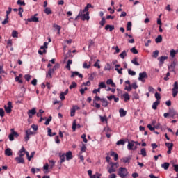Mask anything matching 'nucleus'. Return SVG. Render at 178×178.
I'll list each match as a JSON object with an SVG mask.
<instances>
[{"instance_id":"cd10ccee","label":"nucleus","mask_w":178,"mask_h":178,"mask_svg":"<svg viewBox=\"0 0 178 178\" xmlns=\"http://www.w3.org/2000/svg\"><path fill=\"white\" fill-rule=\"evenodd\" d=\"M5 154L7 156H12V149L8 148L5 150Z\"/></svg>"},{"instance_id":"58836bf2","label":"nucleus","mask_w":178,"mask_h":178,"mask_svg":"<svg viewBox=\"0 0 178 178\" xmlns=\"http://www.w3.org/2000/svg\"><path fill=\"white\" fill-rule=\"evenodd\" d=\"M99 88L101 90V88H106V85L105 84V82H100L99 84Z\"/></svg>"},{"instance_id":"3c124183","label":"nucleus","mask_w":178,"mask_h":178,"mask_svg":"<svg viewBox=\"0 0 178 178\" xmlns=\"http://www.w3.org/2000/svg\"><path fill=\"white\" fill-rule=\"evenodd\" d=\"M7 23H9V17L6 16L5 19L2 22V24L5 25L7 24Z\"/></svg>"},{"instance_id":"9b49d317","label":"nucleus","mask_w":178,"mask_h":178,"mask_svg":"<svg viewBox=\"0 0 178 178\" xmlns=\"http://www.w3.org/2000/svg\"><path fill=\"white\" fill-rule=\"evenodd\" d=\"M26 22H29L30 23H31V22H34L35 23H38V22H40V19L35 16H31V18H28L26 19Z\"/></svg>"},{"instance_id":"aec40b11","label":"nucleus","mask_w":178,"mask_h":178,"mask_svg":"<svg viewBox=\"0 0 178 178\" xmlns=\"http://www.w3.org/2000/svg\"><path fill=\"white\" fill-rule=\"evenodd\" d=\"M101 102H102V106H104V108H106V106H108L109 102H108V100H106V99H101Z\"/></svg>"},{"instance_id":"4c0bfd02","label":"nucleus","mask_w":178,"mask_h":178,"mask_svg":"<svg viewBox=\"0 0 178 178\" xmlns=\"http://www.w3.org/2000/svg\"><path fill=\"white\" fill-rule=\"evenodd\" d=\"M131 22H128L127 24V31H130L131 30Z\"/></svg>"},{"instance_id":"f257e3e1","label":"nucleus","mask_w":178,"mask_h":178,"mask_svg":"<svg viewBox=\"0 0 178 178\" xmlns=\"http://www.w3.org/2000/svg\"><path fill=\"white\" fill-rule=\"evenodd\" d=\"M90 8L94 9V6L90 3L87 4V6L84 8L83 10H81L79 11V13L75 18V20H79V17H80V19L83 22L85 20H90V13L88 12V9H90Z\"/></svg>"},{"instance_id":"6e6d98bb","label":"nucleus","mask_w":178,"mask_h":178,"mask_svg":"<svg viewBox=\"0 0 178 178\" xmlns=\"http://www.w3.org/2000/svg\"><path fill=\"white\" fill-rule=\"evenodd\" d=\"M90 65L87 64L86 62H84L83 64V69H90Z\"/></svg>"},{"instance_id":"6e6552de","label":"nucleus","mask_w":178,"mask_h":178,"mask_svg":"<svg viewBox=\"0 0 178 178\" xmlns=\"http://www.w3.org/2000/svg\"><path fill=\"white\" fill-rule=\"evenodd\" d=\"M80 110V107L77 106H73L72 108H71L70 111V116L73 117L74 115H76V111Z\"/></svg>"},{"instance_id":"49530a36","label":"nucleus","mask_w":178,"mask_h":178,"mask_svg":"<svg viewBox=\"0 0 178 178\" xmlns=\"http://www.w3.org/2000/svg\"><path fill=\"white\" fill-rule=\"evenodd\" d=\"M158 55H159V51L156 50L153 52L152 57L153 58H158Z\"/></svg>"},{"instance_id":"39448f33","label":"nucleus","mask_w":178,"mask_h":178,"mask_svg":"<svg viewBox=\"0 0 178 178\" xmlns=\"http://www.w3.org/2000/svg\"><path fill=\"white\" fill-rule=\"evenodd\" d=\"M8 106H4V109L6 111V113H12V108H13V106H12V102H8L7 104Z\"/></svg>"},{"instance_id":"ea45409f","label":"nucleus","mask_w":178,"mask_h":178,"mask_svg":"<svg viewBox=\"0 0 178 178\" xmlns=\"http://www.w3.org/2000/svg\"><path fill=\"white\" fill-rule=\"evenodd\" d=\"M165 145L167 147L168 149H169V148L173 149V143H165Z\"/></svg>"},{"instance_id":"c03bdc74","label":"nucleus","mask_w":178,"mask_h":178,"mask_svg":"<svg viewBox=\"0 0 178 178\" xmlns=\"http://www.w3.org/2000/svg\"><path fill=\"white\" fill-rule=\"evenodd\" d=\"M102 175L99 173H96L90 177V178H101Z\"/></svg>"},{"instance_id":"bb28decb","label":"nucleus","mask_w":178,"mask_h":178,"mask_svg":"<svg viewBox=\"0 0 178 178\" xmlns=\"http://www.w3.org/2000/svg\"><path fill=\"white\" fill-rule=\"evenodd\" d=\"M44 12L46 15H52V10H51V8L49 7H47Z\"/></svg>"},{"instance_id":"09e8293b","label":"nucleus","mask_w":178,"mask_h":178,"mask_svg":"<svg viewBox=\"0 0 178 178\" xmlns=\"http://www.w3.org/2000/svg\"><path fill=\"white\" fill-rule=\"evenodd\" d=\"M170 56L171 58H175V56H176V51H175V49L170 50Z\"/></svg>"},{"instance_id":"37998d69","label":"nucleus","mask_w":178,"mask_h":178,"mask_svg":"<svg viewBox=\"0 0 178 178\" xmlns=\"http://www.w3.org/2000/svg\"><path fill=\"white\" fill-rule=\"evenodd\" d=\"M51 121H52V116H49V117L48 118V119L46 120L44 124H45L46 126H48V124H49V122H51Z\"/></svg>"},{"instance_id":"0e129e2a","label":"nucleus","mask_w":178,"mask_h":178,"mask_svg":"<svg viewBox=\"0 0 178 178\" xmlns=\"http://www.w3.org/2000/svg\"><path fill=\"white\" fill-rule=\"evenodd\" d=\"M115 70H116V72H118L119 74H123V72H122L123 70V68H115Z\"/></svg>"},{"instance_id":"dca6fc26","label":"nucleus","mask_w":178,"mask_h":178,"mask_svg":"<svg viewBox=\"0 0 178 178\" xmlns=\"http://www.w3.org/2000/svg\"><path fill=\"white\" fill-rule=\"evenodd\" d=\"M65 155L66 156L67 161H70V159H73V154L72 153L71 151H69Z\"/></svg>"},{"instance_id":"20e7f679","label":"nucleus","mask_w":178,"mask_h":178,"mask_svg":"<svg viewBox=\"0 0 178 178\" xmlns=\"http://www.w3.org/2000/svg\"><path fill=\"white\" fill-rule=\"evenodd\" d=\"M178 94V83L177 81H175L173 85L172 88V97L175 98V97L177 96Z\"/></svg>"},{"instance_id":"7c9ffc66","label":"nucleus","mask_w":178,"mask_h":178,"mask_svg":"<svg viewBox=\"0 0 178 178\" xmlns=\"http://www.w3.org/2000/svg\"><path fill=\"white\" fill-rule=\"evenodd\" d=\"M126 141L124 139H121L116 143V145H124Z\"/></svg>"},{"instance_id":"680f3d73","label":"nucleus","mask_w":178,"mask_h":178,"mask_svg":"<svg viewBox=\"0 0 178 178\" xmlns=\"http://www.w3.org/2000/svg\"><path fill=\"white\" fill-rule=\"evenodd\" d=\"M11 134L14 136V137H19V134L17 132L15 131L13 129H11Z\"/></svg>"},{"instance_id":"f704fd0d","label":"nucleus","mask_w":178,"mask_h":178,"mask_svg":"<svg viewBox=\"0 0 178 178\" xmlns=\"http://www.w3.org/2000/svg\"><path fill=\"white\" fill-rule=\"evenodd\" d=\"M127 56V53H126V51H124L121 54H120V57L122 59H124Z\"/></svg>"},{"instance_id":"72a5a7b5","label":"nucleus","mask_w":178,"mask_h":178,"mask_svg":"<svg viewBox=\"0 0 178 178\" xmlns=\"http://www.w3.org/2000/svg\"><path fill=\"white\" fill-rule=\"evenodd\" d=\"M155 41L156 44H159L160 42H162V35H159L157 36V38L155 39Z\"/></svg>"},{"instance_id":"c9c22d12","label":"nucleus","mask_w":178,"mask_h":178,"mask_svg":"<svg viewBox=\"0 0 178 178\" xmlns=\"http://www.w3.org/2000/svg\"><path fill=\"white\" fill-rule=\"evenodd\" d=\"M140 96L138 95V93L137 92H133V99H139Z\"/></svg>"},{"instance_id":"69168bd1","label":"nucleus","mask_w":178,"mask_h":178,"mask_svg":"<svg viewBox=\"0 0 178 178\" xmlns=\"http://www.w3.org/2000/svg\"><path fill=\"white\" fill-rule=\"evenodd\" d=\"M100 120L101 122H108V119H106V116H100Z\"/></svg>"},{"instance_id":"774afa93","label":"nucleus","mask_w":178,"mask_h":178,"mask_svg":"<svg viewBox=\"0 0 178 178\" xmlns=\"http://www.w3.org/2000/svg\"><path fill=\"white\" fill-rule=\"evenodd\" d=\"M105 23H106V21H105V17H103L100 22V24L101 26H104L105 25Z\"/></svg>"},{"instance_id":"a18cd8bd","label":"nucleus","mask_w":178,"mask_h":178,"mask_svg":"<svg viewBox=\"0 0 178 178\" xmlns=\"http://www.w3.org/2000/svg\"><path fill=\"white\" fill-rule=\"evenodd\" d=\"M154 95H155V98H156V101L161 100V94H159V93H158V92H156Z\"/></svg>"},{"instance_id":"473e14b6","label":"nucleus","mask_w":178,"mask_h":178,"mask_svg":"<svg viewBox=\"0 0 178 178\" xmlns=\"http://www.w3.org/2000/svg\"><path fill=\"white\" fill-rule=\"evenodd\" d=\"M140 155H142V156H147V150L145 148L141 149Z\"/></svg>"},{"instance_id":"6ab92c4d","label":"nucleus","mask_w":178,"mask_h":178,"mask_svg":"<svg viewBox=\"0 0 178 178\" xmlns=\"http://www.w3.org/2000/svg\"><path fill=\"white\" fill-rule=\"evenodd\" d=\"M105 30L106 31L109 30V31H113V30H115V26L107 24L105 26Z\"/></svg>"},{"instance_id":"2eb2a0df","label":"nucleus","mask_w":178,"mask_h":178,"mask_svg":"<svg viewBox=\"0 0 178 178\" xmlns=\"http://www.w3.org/2000/svg\"><path fill=\"white\" fill-rule=\"evenodd\" d=\"M15 161H16L17 163H22L23 165L25 163L24 158L23 157L17 156L15 158Z\"/></svg>"},{"instance_id":"c756f323","label":"nucleus","mask_w":178,"mask_h":178,"mask_svg":"<svg viewBox=\"0 0 178 178\" xmlns=\"http://www.w3.org/2000/svg\"><path fill=\"white\" fill-rule=\"evenodd\" d=\"M169 111H170V113H169L170 116L171 118H174V116H175L176 115V111H175V110L172 108H170Z\"/></svg>"},{"instance_id":"79ce46f5","label":"nucleus","mask_w":178,"mask_h":178,"mask_svg":"<svg viewBox=\"0 0 178 178\" xmlns=\"http://www.w3.org/2000/svg\"><path fill=\"white\" fill-rule=\"evenodd\" d=\"M12 37H13L14 38H17V37H19V33H17V31H13Z\"/></svg>"},{"instance_id":"13d9d810","label":"nucleus","mask_w":178,"mask_h":178,"mask_svg":"<svg viewBox=\"0 0 178 178\" xmlns=\"http://www.w3.org/2000/svg\"><path fill=\"white\" fill-rule=\"evenodd\" d=\"M76 127H77V124H76V120H74L73 122V124H72V129L73 131H76Z\"/></svg>"},{"instance_id":"e433bc0d","label":"nucleus","mask_w":178,"mask_h":178,"mask_svg":"<svg viewBox=\"0 0 178 178\" xmlns=\"http://www.w3.org/2000/svg\"><path fill=\"white\" fill-rule=\"evenodd\" d=\"M77 87V83L74 81L72 82V84L70 86V90H72V88H76Z\"/></svg>"},{"instance_id":"7ed1b4c3","label":"nucleus","mask_w":178,"mask_h":178,"mask_svg":"<svg viewBox=\"0 0 178 178\" xmlns=\"http://www.w3.org/2000/svg\"><path fill=\"white\" fill-rule=\"evenodd\" d=\"M148 79V75H147V72H143L139 73V77L138 80H139V81H142V83H145V79Z\"/></svg>"},{"instance_id":"4468645a","label":"nucleus","mask_w":178,"mask_h":178,"mask_svg":"<svg viewBox=\"0 0 178 178\" xmlns=\"http://www.w3.org/2000/svg\"><path fill=\"white\" fill-rule=\"evenodd\" d=\"M71 73H72L71 74L72 78L76 77V76H78V77H79L80 79H83V74L79 73V72L77 71H75V72L72 71Z\"/></svg>"},{"instance_id":"1a4fd4ad","label":"nucleus","mask_w":178,"mask_h":178,"mask_svg":"<svg viewBox=\"0 0 178 178\" xmlns=\"http://www.w3.org/2000/svg\"><path fill=\"white\" fill-rule=\"evenodd\" d=\"M134 141L128 143L127 149H129V151H136V149H137V147L133 148L134 147Z\"/></svg>"},{"instance_id":"a19ab883","label":"nucleus","mask_w":178,"mask_h":178,"mask_svg":"<svg viewBox=\"0 0 178 178\" xmlns=\"http://www.w3.org/2000/svg\"><path fill=\"white\" fill-rule=\"evenodd\" d=\"M131 63H133L134 65H135V66H140V63H138V62H137V58H134L131 60Z\"/></svg>"},{"instance_id":"5701e85b","label":"nucleus","mask_w":178,"mask_h":178,"mask_svg":"<svg viewBox=\"0 0 178 178\" xmlns=\"http://www.w3.org/2000/svg\"><path fill=\"white\" fill-rule=\"evenodd\" d=\"M106 84H108V86H111V87L116 88V84H115L112 79H108L106 81Z\"/></svg>"},{"instance_id":"bf43d9fd","label":"nucleus","mask_w":178,"mask_h":178,"mask_svg":"<svg viewBox=\"0 0 178 178\" xmlns=\"http://www.w3.org/2000/svg\"><path fill=\"white\" fill-rule=\"evenodd\" d=\"M147 128L149 129V130H150V131H155V127H152V125L151 124H147Z\"/></svg>"},{"instance_id":"a878e982","label":"nucleus","mask_w":178,"mask_h":178,"mask_svg":"<svg viewBox=\"0 0 178 178\" xmlns=\"http://www.w3.org/2000/svg\"><path fill=\"white\" fill-rule=\"evenodd\" d=\"M65 153H59L60 163H63V162H65Z\"/></svg>"},{"instance_id":"ddd939ff","label":"nucleus","mask_w":178,"mask_h":178,"mask_svg":"<svg viewBox=\"0 0 178 178\" xmlns=\"http://www.w3.org/2000/svg\"><path fill=\"white\" fill-rule=\"evenodd\" d=\"M130 161H131V156H128L127 157L121 159V162H123V163H130Z\"/></svg>"},{"instance_id":"c85d7f7f","label":"nucleus","mask_w":178,"mask_h":178,"mask_svg":"<svg viewBox=\"0 0 178 178\" xmlns=\"http://www.w3.org/2000/svg\"><path fill=\"white\" fill-rule=\"evenodd\" d=\"M170 165V164H169V163H164L161 164V168L165 169V170H168V169H169Z\"/></svg>"},{"instance_id":"412c9836","label":"nucleus","mask_w":178,"mask_h":178,"mask_svg":"<svg viewBox=\"0 0 178 178\" xmlns=\"http://www.w3.org/2000/svg\"><path fill=\"white\" fill-rule=\"evenodd\" d=\"M116 163H112L110 168L108 170V173H115L116 170L114 169V166Z\"/></svg>"},{"instance_id":"2f4dec72","label":"nucleus","mask_w":178,"mask_h":178,"mask_svg":"<svg viewBox=\"0 0 178 178\" xmlns=\"http://www.w3.org/2000/svg\"><path fill=\"white\" fill-rule=\"evenodd\" d=\"M54 72L55 71L52 68H50L47 72V77L49 76L50 79H52V73H54Z\"/></svg>"},{"instance_id":"864d4df0","label":"nucleus","mask_w":178,"mask_h":178,"mask_svg":"<svg viewBox=\"0 0 178 178\" xmlns=\"http://www.w3.org/2000/svg\"><path fill=\"white\" fill-rule=\"evenodd\" d=\"M24 79L26 81H30V80H31V76L30 74H26Z\"/></svg>"},{"instance_id":"4be33fe9","label":"nucleus","mask_w":178,"mask_h":178,"mask_svg":"<svg viewBox=\"0 0 178 178\" xmlns=\"http://www.w3.org/2000/svg\"><path fill=\"white\" fill-rule=\"evenodd\" d=\"M119 112H120V118L124 117L127 115V112L126 111H124V109H123V108H120L119 110Z\"/></svg>"},{"instance_id":"f3484780","label":"nucleus","mask_w":178,"mask_h":178,"mask_svg":"<svg viewBox=\"0 0 178 178\" xmlns=\"http://www.w3.org/2000/svg\"><path fill=\"white\" fill-rule=\"evenodd\" d=\"M24 152H25V148L24 147H22L18 152V155H19L18 157L23 158L24 156Z\"/></svg>"},{"instance_id":"393cba45","label":"nucleus","mask_w":178,"mask_h":178,"mask_svg":"<svg viewBox=\"0 0 178 178\" xmlns=\"http://www.w3.org/2000/svg\"><path fill=\"white\" fill-rule=\"evenodd\" d=\"M122 97L124 99V102H127V101H130V95H129V93H124Z\"/></svg>"},{"instance_id":"f8f14e48","label":"nucleus","mask_w":178,"mask_h":178,"mask_svg":"<svg viewBox=\"0 0 178 178\" xmlns=\"http://www.w3.org/2000/svg\"><path fill=\"white\" fill-rule=\"evenodd\" d=\"M36 113H37V111H35V108L29 110L28 111L29 118L31 119V118H33V115H35Z\"/></svg>"},{"instance_id":"0eeeda50","label":"nucleus","mask_w":178,"mask_h":178,"mask_svg":"<svg viewBox=\"0 0 178 178\" xmlns=\"http://www.w3.org/2000/svg\"><path fill=\"white\" fill-rule=\"evenodd\" d=\"M168 58L167 56H161L158 58V60H159V65L162 66L165 63V60H166Z\"/></svg>"},{"instance_id":"9d476101","label":"nucleus","mask_w":178,"mask_h":178,"mask_svg":"<svg viewBox=\"0 0 178 178\" xmlns=\"http://www.w3.org/2000/svg\"><path fill=\"white\" fill-rule=\"evenodd\" d=\"M176 65H177V60L172 61L171 65L168 66V69H169L170 72H175Z\"/></svg>"},{"instance_id":"052dcab7","label":"nucleus","mask_w":178,"mask_h":178,"mask_svg":"<svg viewBox=\"0 0 178 178\" xmlns=\"http://www.w3.org/2000/svg\"><path fill=\"white\" fill-rule=\"evenodd\" d=\"M17 4L20 5L21 6H26V3H24V1H20V0L17 1Z\"/></svg>"},{"instance_id":"e2e57ef3","label":"nucleus","mask_w":178,"mask_h":178,"mask_svg":"<svg viewBox=\"0 0 178 178\" xmlns=\"http://www.w3.org/2000/svg\"><path fill=\"white\" fill-rule=\"evenodd\" d=\"M86 149H87V147H86V145L83 144L81 149V154L82 152H86Z\"/></svg>"},{"instance_id":"4d7b16f0","label":"nucleus","mask_w":178,"mask_h":178,"mask_svg":"<svg viewBox=\"0 0 178 178\" xmlns=\"http://www.w3.org/2000/svg\"><path fill=\"white\" fill-rule=\"evenodd\" d=\"M0 116L1 118H3V116H5V111L3 108H0Z\"/></svg>"},{"instance_id":"de8ad7c7","label":"nucleus","mask_w":178,"mask_h":178,"mask_svg":"<svg viewBox=\"0 0 178 178\" xmlns=\"http://www.w3.org/2000/svg\"><path fill=\"white\" fill-rule=\"evenodd\" d=\"M112 49H115V52L114 54H119L120 52V49H119V47H118V46H116L115 47H113Z\"/></svg>"},{"instance_id":"a211bd4d","label":"nucleus","mask_w":178,"mask_h":178,"mask_svg":"<svg viewBox=\"0 0 178 178\" xmlns=\"http://www.w3.org/2000/svg\"><path fill=\"white\" fill-rule=\"evenodd\" d=\"M159 104H161V101L156 100V102H154L152 106V109L156 111V109H158V105H159Z\"/></svg>"},{"instance_id":"b1692460","label":"nucleus","mask_w":178,"mask_h":178,"mask_svg":"<svg viewBox=\"0 0 178 178\" xmlns=\"http://www.w3.org/2000/svg\"><path fill=\"white\" fill-rule=\"evenodd\" d=\"M110 155L111 156H114V161H118V159H119L118 153H115V152H111Z\"/></svg>"},{"instance_id":"f03ea898","label":"nucleus","mask_w":178,"mask_h":178,"mask_svg":"<svg viewBox=\"0 0 178 178\" xmlns=\"http://www.w3.org/2000/svg\"><path fill=\"white\" fill-rule=\"evenodd\" d=\"M118 175L120 178H127V176H129V171L127 170V168L121 167L118 170Z\"/></svg>"},{"instance_id":"603ef678","label":"nucleus","mask_w":178,"mask_h":178,"mask_svg":"<svg viewBox=\"0 0 178 178\" xmlns=\"http://www.w3.org/2000/svg\"><path fill=\"white\" fill-rule=\"evenodd\" d=\"M131 52H132V54H138V51L137 49H136V47H133L130 49Z\"/></svg>"},{"instance_id":"338daca9","label":"nucleus","mask_w":178,"mask_h":178,"mask_svg":"<svg viewBox=\"0 0 178 178\" xmlns=\"http://www.w3.org/2000/svg\"><path fill=\"white\" fill-rule=\"evenodd\" d=\"M111 64L107 63L106 65L104 67V70H111Z\"/></svg>"},{"instance_id":"8fccbe9b","label":"nucleus","mask_w":178,"mask_h":178,"mask_svg":"<svg viewBox=\"0 0 178 178\" xmlns=\"http://www.w3.org/2000/svg\"><path fill=\"white\" fill-rule=\"evenodd\" d=\"M18 15L20 16V17H23V8L20 7L19 9Z\"/></svg>"},{"instance_id":"5fc2aeb1","label":"nucleus","mask_w":178,"mask_h":178,"mask_svg":"<svg viewBox=\"0 0 178 178\" xmlns=\"http://www.w3.org/2000/svg\"><path fill=\"white\" fill-rule=\"evenodd\" d=\"M128 74L130 76H136V72L131 71V70H130V69L128 70Z\"/></svg>"},{"instance_id":"423d86ee","label":"nucleus","mask_w":178,"mask_h":178,"mask_svg":"<svg viewBox=\"0 0 178 178\" xmlns=\"http://www.w3.org/2000/svg\"><path fill=\"white\" fill-rule=\"evenodd\" d=\"M25 133H26V136L24 137V140L26 143L27 141H29V140H30V136H33V134H35V133L30 131V129L26 130Z\"/></svg>"}]
</instances>
